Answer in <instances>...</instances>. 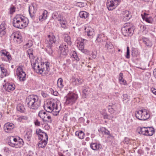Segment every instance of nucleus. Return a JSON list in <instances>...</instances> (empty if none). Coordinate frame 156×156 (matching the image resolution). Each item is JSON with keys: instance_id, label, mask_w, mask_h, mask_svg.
I'll list each match as a JSON object with an SVG mask.
<instances>
[{"instance_id": "1", "label": "nucleus", "mask_w": 156, "mask_h": 156, "mask_svg": "<svg viewBox=\"0 0 156 156\" xmlns=\"http://www.w3.org/2000/svg\"><path fill=\"white\" fill-rule=\"evenodd\" d=\"M61 104L54 100L48 101L44 105V108L47 112L51 113L54 115L56 116L61 110Z\"/></svg>"}, {"instance_id": "2", "label": "nucleus", "mask_w": 156, "mask_h": 156, "mask_svg": "<svg viewBox=\"0 0 156 156\" xmlns=\"http://www.w3.org/2000/svg\"><path fill=\"white\" fill-rule=\"evenodd\" d=\"M28 23V19L21 14L16 15L12 21L13 26L15 27L20 29L25 28Z\"/></svg>"}, {"instance_id": "3", "label": "nucleus", "mask_w": 156, "mask_h": 156, "mask_svg": "<svg viewBox=\"0 0 156 156\" xmlns=\"http://www.w3.org/2000/svg\"><path fill=\"white\" fill-rule=\"evenodd\" d=\"M26 102L28 107L33 109L37 110L41 106V101L36 95L29 96L26 99Z\"/></svg>"}, {"instance_id": "4", "label": "nucleus", "mask_w": 156, "mask_h": 156, "mask_svg": "<svg viewBox=\"0 0 156 156\" xmlns=\"http://www.w3.org/2000/svg\"><path fill=\"white\" fill-rule=\"evenodd\" d=\"M135 115L137 119L141 120H146L150 117L149 111L146 109L136 111Z\"/></svg>"}, {"instance_id": "5", "label": "nucleus", "mask_w": 156, "mask_h": 156, "mask_svg": "<svg viewBox=\"0 0 156 156\" xmlns=\"http://www.w3.org/2000/svg\"><path fill=\"white\" fill-rule=\"evenodd\" d=\"M8 144L11 147L17 148L20 147L23 144L24 142L22 139L18 141L16 138L12 136L9 137Z\"/></svg>"}, {"instance_id": "6", "label": "nucleus", "mask_w": 156, "mask_h": 156, "mask_svg": "<svg viewBox=\"0 0 156 156\" xmlns=\"http://www.w3.org/2000/svg\"><path fill=\"white\" fill-rule=\"evenodd\" d=\"M137 131L140 134L150 136H152L154 132V129L152 127H138Z\"/></svg>"}, {"instance_id": "7", "label": "nucleus", "mask_w": 156, "mask_h": 156, "mask_svg": "<svg viewBox=\"0 0 156 156\" xmlns=\"http://www.w3.org/2000/svg\"><path fill=\"white\" fill-rule=\"evenodd\" d=\"M121 0H107L106 5L109 10L115 9L119 4Z\"/></svg>"}, {"instance_id": "8", "label": "nucleus", "mask_w": 156, "mask_h": 156, "mask_svg": "<svg viewBox=\"0 0 156 156\" xmlns=\"http://www.w3.org/2000/svg\"><path fill=\"white\" fill-rule=\"evenodd\" d=\"M65 104L72 105L74 104L78 98V96L75 94H71L67 95L66 97Z\"/></svg>"}, {"instance_id": "9", "label": "nucleus", "mask_w": 156, "mask_h": 156, "mask_svg": "<svg viewBox=\"0 0 156 156\" xmlns=\"http://www.w3.org/2000/svg\"><path fill=\"white\" fill-rule=\"evenodd\" d=\"M18 78L20 81H24L26 80V74L23 71V67L19 66L16 71Z\"/></svg>"}, {"instance_id": "10", "label": "nucleus", "mask_w": 156, "mask_h": 156, "mask_svg": "<svg viewBox=\"0 0 156 156\" xmlns=\"http://www.w3.org/2000/svg\"><path fill=\"white\" fill-rule=\"evenodd\" d=\"M129 24L126 23V25L122 28L121 31L123 35L125 36H131L133 31V28L128 27Z\"/></svg>"}, {"instance_id": "11", "label": "nucleus", "mask_w": 156, "mask_h": 156, "mask_svg": "<svg viewBox=\"0 0 156 156\" xmlns=\"http://www.w3.org/2000/svg\"><path fill=\"white\" fill-rule=\"evenodd\" d=\"M36 133L38 136L39 140H43V141L45 140L46 142H47L48 138L46 133L43 132L40 129H37Z\"/></svg>"}, {"instance_id": "12", "label": "nucleus", "mask_w": 156, "mask_h": 156, "mask_svg": "<svg viewBox=\"0 0 156 156\" xmlns=\"http://www.w3.org/2000/svg\"><path fill=\"white\" fill-rule=\"evenodd\" d=\"M11 37L16 43L20 44L23 41L22 36L17 32L13 33L11 36Z\"/></svg>"}, {"instance_id": "13", "label": "nucleus", "mask_w": 156, "mask_h": 156, "mask_svg": "<svg viewBox=\"0 0 156 156\" xmlns=\"http://www.w3.org/2000/svg\"><path fill=\"white\" fill-rule=\"evenodd\" d=\"M14 127V125L12 123L7 122L5 124L4 126V129L7 133L12 132Z\"/></svg>"}, {"instance_id": "14", "label": "nucleus", "mask_w": 156, "mask_h": 156, "mask_svg": "<svg viewBox=\"0 0 156 156\" xmlns=\"http://www.w3.org/2000/svg\"><path fill=\"white\" fill-rule=\"evenodd\" d=\"M49 38V40L47 41V47H52L55 44L56 41V39L55 37L52 35L51 36L50 35L48 36Z\"/></svg>"}, {"instance_id": "15", "label": "nucleus", "mask_w": 156, "mask_h": 156, "mask_svg": "<svg viewBox=\"0 0 156 156\" xmlns=\"http://www.w3.org/2000/svg\"><path fill=\"white\" fill-rule=\"evenodd\" d=\"M86 33H87V36L89 38H92L94 35V30L90 27H87L85 28Z\"/></svg>"}, {"instance_id": "16", "label": "nucleus", "mask_w": 156, "mask_h": 156, "mask_svg": "<svg viewBox=\"0 0 156 156\" xmlns=\"http://www.w3.org/2000/svg\"><path fill=\"white\" fill-rule=\"evenodd\" d=\"M59 48L61 54L64 55H66L68 51V45H66L65 43H63L60 45Z\"/></svg>"}, {"instance_id": "17", "label": "nucleus", "mask_w": 156, "mask_h": 156, "mask_svg": "<svg viewBox=\"0 0 156 156\" xmlns=\"http://www.w3.org/2000/svg\"><path fill=\"white\" fill-rule=\"evenodd\" d=\"M131 17V15L129 11L125 10L122 13V17L123 20L126 21L128 20Z\"/></svg>"}, {"instance_id": "18", "label": "nucleus", "mask_w": 156, "mask_h": 156, "mask_svg": "<svg viewBox=\"0 0 156 156\" xmlns=\"http://www.w3.org/2000/svg\"><path fill=\"white\" fill-rule=\"evenodd\" d=\"M0 53L2 56H4L6 57L7 58L6 60V61L10 62L12 59L11 55H10L9 53L7 51L5 50H1L0 51Z\"/></svg>"}, {"instance_id": "19", "label": "nucleus", "mask_w": 156, "mask_h": 156, "mask_svg": "<svg viewBox=\"0 0 156 156\" xmlns=\"http://www.w3.org/2000/svg\"><path fill=\"white\" fill-rule=\"evenodd\" d=\"M6 24L5 21L3 22L0 26V35L1 37L6 34Z\"/></svg>"}, {"instance_id": "20", "label": "nucleus", "mask_w": 156, "mask_h": 156, "mask_svg": "<svg viewBox=\"0 0 156 156\" xmlns=\"http://www.w3.org/2000/svg\"><path fill=\"white\" fill-rule=\"evenodd\" d=\"M90 147L94 150L97 151L101 149L102 147V146L100 144L96 142H92L90 144Z\"/></svg>"}, {"instance_id": "21", "label": "nucleus", "mask_w": 156, "mask_h": 156, "mask_svg": "<svg viewBox=\"0 0 156 156\" xmlns=\"http://www.w3.org/2000/svg\"><path fill=\"white\" fill-rule=\"evenodd\" d=\"M143 42L147 47L148 48L151 47L153 45L152 41L150 39L145 37L142 38Z\"/></svg>"}, {"instance_id": "22", "label": "nucleus", "mask_w": 156, "mask_h": 156, "mask_svg": "<svg viewBox=\"0 0 156 156\" xmlns=\"http://www.w3.org/2000/svg\"><path fill=\"white\" fill-rule=\"evenodd\" d=\"M0 68L2 72V76L5 77L9 75V73L7 72V69L5 68V66L3 64L0 65Z\"/></svg>"}, {"instance_id": "23", "label": "nucleus", "mask_w": 156, "mask_h": 156, "mask_svg": "<svg viewBox=\"0 0 156 156\" xmlns=\"http://www.w3.org/2000/svg\"><path fill=\"white\" fill-rule=\"evenodd\" d=\"M15 86L14 84L7 83L5 84L6 90L9 92L15 89Z\"/></svg>"}, {"instance_id": "24", "label": "nucleus", "mask_w": 156, "mask_h": 156, "mask_svg": "<svg viewBox=\"0 0 156 156\" xmlns=\"http://www.w3.org/2000/svg\"><path fill=\"white\" fill-rule=\"evenodd\" d=\"M86 41V40L83 39V42H80V44L77 45L79 49L83 53H86L87 52V50L84 49V44L83 42Z\"/></svg>"}, {"instance_id": "25", "label": "nucleus", "mask_w": 156, "mask_h": 156, "mask_svg": "<svg viewBox=\"0 0 156 156\" xmlns=\"http://www.w3.org/2000/svg\"><path fill=\"white\" fill-rule=\"evenodd\" d=\"M64 40L65 42L67 43V45H71L72 42L71 41V38L68 34H65L64 35Z\"/></svg>"}, {"instance_id": "26", "label": "nucleus", "mask_w": 156, "mask_h": 156, "mask_svg": "<svg viewBox=\"0 0 156 156\" xmlns=\"http://www.w3.org/2000/svg\"><path fill=\"white\" fill-rule=\"evenodd\" d=\"M42 120L44 122H48L50 123H51L52 122L51 117L47 114L46 112L45 116H44Z\"/></svg>"}, {"instance_id": "27", "label": "nucleus", "mask_w": 156, "mask_h": 156, "mask_svg": "<svg viewBox=\"0 0 156 156\" xmlns=\"http://www.w3.org/2000/svg\"><path fill=\"white\" fill-rule=\"evenodd\" d=\"M75 135L80 139H83L85 136L84 133L80 130L76 131L75 133Z\"/></svg>"}, {"instance_id": "28", "label": "nucleus", "mask_w": 156, "mask_h": 156, "mask_svg": "<svg viewBox=\"0 0 156 156\" xmlns=\"http://www.w3.org/2000/svg\"><path fill=\"white\" fill-rule=\"evenodd\" d=\"M32 135V131L31 130L28 131L25 136V139L27 141L30 140Z\"/></svg>"}, {"instance_id": "29", "label": "nucleus", "mask_w": 156, "mask_h": 156, "mask_svg": "<svg viewBox=\"0 0 156 156\" xmlns=\"http://www.w3.org/2000/svg\"><path fill=\"white\" fill-rule=\"evenodd\" d=\"M89 14L87 12L84 11H81L79 13L80 17L82 18L86 19L87 18Z\"/></svg>"}, {"instance_id": "30", "label": "nucleus", "mask_w": 156, "mask_h": 156, "mask_svg": "<svg viewBox=\"0 0 156 156\" xmlns=\"http://www.w3.org/2000/svg\"><path fill=\"white\" fill-rule=\"evenodd\" d=\"M17 110L21 112H24L25 111V108L23 105L20 104L17 105L16 107Z\"/></svg>"}, {"instance_id": "31", "label": "nucleus", "mask_w": 156, "mask_h": 156, "mask_svg": "<svg viewBox=\"0 0 156 156\" xmlns=\"http://www.w3.org/2000/svg\"><path fill=\"white\" fill-rule=\"evenodd\" d=\"M47 142L45 140H41L38 144V147L39 148H43L47 144Z\"/></svg>"}, {"instance_id": "32", "label": "nucleus", "mask_w": 156, "mask_h": 156, "mask_svg": "<svg viewBox=\"0 0 156 156\" xmlns=\"http://www.w3.org/2000/svg\"><path fill=\"white\" fill-rule=\"evenodd\" d=\"M83 96L84 98L87 97L90 94V89L86 88L83 90Z\"/></svg>"}, {"instance_id": "33", "label": "nucleus", "mask_w": 156, "mask_h": 156, "mask_svg": "<svg viewBox=\"0 0 156 156\" xmlns=\"http://www.w3.org/2000/svg\"><path fill=\"white\" fill-rule=\"evenodd\" d=\"M105 48L107 49V50L108 51L110 52L111 50L113 49V46L112 44L110 42H107L105 46Z\"/></svg>"}, {"instance_id": "34", "label": "nucleus", "mask_w": 156, "mask_h": 156, "mask_svg": "<svg viewBox=\"0 0 156 156\" xmlns=\"http://www.w3.org/2000/svg\"><path fill=\"white\" fill-rule=\"evenodd\" d=\"M119 75V80L120 84L125 85L126 83V82L123 79V73H120Z\"/></svg>"}, {"instance_id": "35", "label": "nucleus", "mask_w": 156, "mask_h": 156, "mask_svg": "<svg viewBox=\"0 0 156 156\" xmlns=\"http://www.w3.org/2000/svg\"><path fill=\"white\" fill-rule=\"evenodd\" d=\"M41 66L37 69L36 71V72L40 74H41L44 71V63H43L41 64Z\"/></svg>"}, {"instance_id": "36", "label": "nucleus", "mask_w": 156, "mask_h": 156, "mask_svg": "<svg viewBox=\"0 0 156 156\" xmlns=\"http://www.w3.org/2000/svg\"><path fill=\"white\" fill-rule=\"evenodd\" d=\"M144 15H142V16L143 19L144 20H145L146 22L149 23H151L152 22V20L151 18H148L146 17L147 15V14L145 13H144Z\"/></svg>"}, {"instance_id": "37", "label": "nucleus", "mask_w": 156, "mask_h": 156, "mask_svg": "<svg viewBox=\"0 0 156 156\" xmlns=\"http://www.w3.org/2000/svg\"><path fill=\"white\" fill-rule=\"evenodd\" d=\"M129 101V99L128 98V96L126 94H124L123 96L122 101L124 103L126 104H128V102Z\"/></svg>"}, {"instance_id": "38", "label": "nucleus", "mask_w": 156, "mask_h": 156, "mask_svg": "<svg viewBox=\"0 0 156 156\" xmlns=\"http://www.w3.org/2000/svg\"><path fill=\"white\" fill-rule=\"evenodd\" d=\"M57 85L60 88H63L64 85L63 83V80L62 78H59L58 79L57 81Z\"/></svg>"}, {"instance_id": "39", "label": "nucleus", "mask_w": 156, "mask_h": 156, "mask_svg": "<svg viewBox=\"0 0 156 156\" xmlns=\"http://www.w3.org/2000/svg\"><path fill=\"white\" fill-rule=\"evenodd\" d=\"M58 20L60 21V23L62 27L65 28L66 27V25L67 22L65 20H62L61 18L60 19L58 18Z\"/></svg>"}, {"instance_id": "40", "label": "nucleus", "mask_w": 156, "mask_h": 156, "mask_svg": "<svg viewBox=\"0 0 156 156\" xmlns=\"http://www.w3.org/2000/svg\"><path fill=\"white\" fill-rule=\"evenodd\" d=\"M29 12L30 16L31 17H32V16L31 14L32 13H34L35 12V10L34 7L33 5H32L29 6Z\"/></svg>"}, {"instance_id": "41", "label": "nucleus", "mask_w": 156, "mask_h": 156, "mask_svg": "<svg viewBox=\"0 0 156 156\" xmlns=\"http://www.w3.org/2000/svg\"><path fill=\"white\" fill-rule=\"evenodd\" d=\"M28 119V117L27 116H22L19 117L17 119V120L20 122H23L24 121L27 120Z\"/></svg>"}, {"instance_id": "42", "label": "nucleus", "mask_w": 156, "mask_h": 156, "mask_svg": "<svg viewBox=\"0 0 156 156\" xmlns=\"http://www.w3.org/2000/svg\"><path fill=\"white\" fill-rule=\"evenodd\" d=\"M46 112L44 110H41L39 112L38 116L42 120H43V118L44 116H45Z\"/></svg>"}, {"instance_id": "43", "label": "nucleus", "mask_w": 156, "mask_h": 156, "mask_svg": "<svg viewBox=\"0 0 156 156\" xmlns=\"http://www.w3.org/2000/svg\"><path fill=\"white\" fill-rule=\"evenodd\" d=\"M72 55L73 58L77 61L79 60L80 58L77 54L76 52L75 51H73L72 52Z\"/></svg>"}, {"instance_id": "44", "label": "nucleus", "mask_w": 156, "mask_h": 156, "mask_svg": "<svg viewBox=\"0 0 156 156\" xmlns=\"http://www.w3.org/2000/svg\"><path fill=\"white\" fill-rule=\"evenodd\" d=\"M27 53L29 56L30 58H33V49L32 48L29 49L27 50Z\"/></svg>"}, {"instance_id": "45", "label": "nucleus", "mask_w": 156, "mask_h": 156, "mask_svg": "<svg viewBox=\"0 0 156 156\" xmlns=\"http://www.w3.org/2000/svg\"><path fill=\"white\" fill-rule=\"evenodd\" d=\"M101 114L103 115L104 119H110V118L109 117V115H108L105 112V111L103 110L101 112Z\"/></svg>"}, {"instance_id": "46", "label": "nucleus", "mask_w": 156, "mask_h": 156, "mask_svg": "<svg viewBox=\"0 0 156 156\" xmlns=\"http://www.w3.org/2000/svg\"><path fill=\"white\" fill-rule=\"evenodd\" d=\"M75 82L77 84L80 85L82 83L83 81L81 79L76 78L75 79Z\"/></svg>"}, {"instance_id": "47", "label": "nucleus", "mask_w": 156, "mask_h": 156, "mask_svg": "<svg viewBox=\"0 0 156 156\" xmlns=\"http://www.w3.org/2000/svg\"><path fill=\"white\" fill-rule=\"evenodd\" d=\"M47 51L48 54L51 55H53V51L51 48L52 47H47Z\"/></svg>"}, {"instance_id": "48", "label": "nucleus", "mask_w": 156, "mask_h": 156, "mask_svg": "<svg viewBox=\"0 0 156 156\" xmlns=\"http://www.w3.org/2000/svg\"><path fill=\"white\" fill-rule=\"evenodd\" d=\"M52 17L54 19L57 18L58 20V18L60 19L61 18V15H58L57 12H55L53 13Z\"/></svg>"}, {"instance_id": "49", "label": "nucleus", "mask_w": 156, "mask_h": 156, "mask_svg": "<svg viewBox=\"0 0 156 156\" xmlns=\"http://www.w3.org/2000/svg\"><path fill=\"white\" fill-rule=\"evenodd\" d=\"M103 35L100 34H98L96 40L98 42H100L101 41L102 39L101 37Z\"/></svg>"}, {"instance_id": "50", "label": "nucleus", "mask_w": 156, "mask_h": 156, "mask_svg": "<svg viewBox=\"0 0 156 156\" xmlns=\"http://www.w3.org/2000/svg\"><path fill=\"white\" fill-rule=\"evenodd\" d=\"M38 64V63L36 61L35 62H34L33 63H32L31 65L32 67L34 70H35V69H36V66H37Z\"/></svg>"}, {"instance_id": "51", "label": "nucleus", "mask_w": 156, "mask_h": 156, "mask_svg": "<svg viewBox=\"0 0 156 156\" xmlns=\"http://www.w3.org/2000/svg\"><path fill=\"white\" fill-rule=\"evenodd\" d=\"M126 57L127 58H130L129 49L128 47H127L126 55Z\"/></svg>"}, {"instance_id": "52", "label": "nucleus", "mask_w": 156, "mask_h": 156, "mask_svg": "<svg viewBox=\"0 0 156 156\" xmlns=\"http://www.w3.org/2000/svg\"><path fill=\"white\" fill-rule=\"evenodd\" d=\"M47 13H48V12L46 10H44V11L43 13L41 15V16L44 18V20L46 19V18L47 17Z\"/></svg>"}, {"instance_id": "53", "label": "nucleus", "mask_w": 156, "mask_h": 156, "mask_svg": "<svg viewBox=\"0 0 156 156\" xmlns=\"http://www.w3.org/2000/svg\"><path fill=\"white\" fill-rule=\"evenodd\" d=\"M130 139L128 137H125L123 141V143L126 144H128L129 142Z\"/></svg>"}, {"instance_id": "54", "label": "nucleus", "mask_w": 156, "mask_h": 156, "mask_svg": "<svg viewBox=\"0 0 156 156\" xmlns=\"http://www.w3.org/2000/svg\"><path fill=\"white\" fill-rule=\"evenodd\" d=\"M49 63L48 62H46L44 63V67L45 66L46 71H48L49 70Z\"/></svg>"}, {"instance_id": "55", "label": "nucleus", "mask_w": 156, "mask_h": 156, "mask_svg": "<svg viewBox=\"0 0 156 156\" xmlns=\"http://www.w3.org/2000/svg\"><path fill=\"white\" fill-rule=\"evenodd\" d=\"M15 8L14 6L10 8V13L11 14H12L14 12H15Z\"/></svg>"}, {"instance_id": "56", "label": "nucleus", "mask_w": 156, "mask_h": 156, "mask_svg": "<svg viewBox=\"0 0 156 156\" xmlns=\"http://www.w3.org/2000/svg\"><path fill=\"white\" fill-rule=\"evenodd\" d=\"M41 94L42 95V96L44 97V98H47V96H48V94L46 93L45 92H44L43 91H42L41 92Z\"/></svg>"}, {"instance_id": "57", "label": "nucleus", "mask_w": 156, "mask_h": 156, "mask_svg": "<svg viewBox=\"0 0 156 156\" xmlns=\"http://www.w3.org/2000/svg\"><path fill=\"white\" fill-rule=\"evenodd\" d=\"M32 45V42L31 41H29L26 44V45L28 47H30Z\"/></svg>"}, {"instance_id": "58", "label": "nucleus", "mask_w": 156, "mask_h": 156, "mask_svg": "<svg viewBox=\"0 0 156 156\" xmlns=\"http://www.w3.org/2000/svg\"><path fill=\"white\" fill-rule=\"evenodd\" d=\"M34 124L36 126H40V122L38 121V119H37L34 122Z\"/></svg>"}, {"instance_id": "59", "label": "nucleus", "mask_w": 156, "mask_h": 156, "mask_svg": "<svg viewBox=\"0 0 156 156\" xmlns=\"http://www.w3.org/2000/svg\"><path fill=\"white\" fill-rule=\"evenodd\" d=\"M105 134L108 135L109 134L110 132L108 131L107 129H106L105 128H104V130H103Z\"/></svg>"}, {"instance_id": "60", "label": "nucleus", "mask_w": 156, "mask_h": 156, "mask_svg": "<svg viewBox=\"0 0 156 156\" xmlns=\"http://www.w3.org/2000/svg\"><path fill=\"white\" fill-rule=\"evenodd\" d=\"M108 136L107 137V138H109L111 140H112L113 139L114 137L112 134L109 133V134L107 135Z\"/></svg>"}, {"instance_id": "61", "label": "nucleus", "mask_w": 156, "mask_h": 156, "mask_svg": "<svg viewBox=\"0 0 156 156\" xmlns=\"http://www.w3.org/2000/svg\"><path fill=\"white\" fill-rule=\"evenodd\" d=\"M151 90L152 92V93L154 94L155 95H156V89L154 88H152L151 89Z\"/></svg>"}, {"instance_id": "62", "label": "nucleus", "mask_w": 156, "mask_h": 156, "mask_svg": "<svg viewBox=\"0 0 156 156\" xmlns=\"http://www.w3.org/2000/svg\"><path fill=\"white\" fill-rule=\"evenodd\" d=\"M39 20L40 21H42L43 19H44V18L42 17V16L41 15L39 16Z\"/></svg>"}, {"instance_id": "63", "label": "nucleus", "mask_w": 156, "mask_h": 156, "mask_svg": "<svg viewBox=\"0 0 156 156\" xmlns=\"http://www.w3.org/2000/svg\"><path fill=\"white\" fill-rule=\"evenodd\" d=\"M41 64H39L38 63L37 65V66H36V69H35V71H36V70L38 68H39L40 67H41Z\"/></svg>"}, {"instance_id": "64", "label": "nucleus", "mask_w": 156, "mask_h": 156, "mask_svg": "<svg viewBox=\"0 0 156 156\" xmlns=\"http://www.w3.org/2000/svg\"><path fill=\"white\" fill-rule=\"evenodd\" d=\"M92 57L93 58H96V55L95 54H93V53H92Z\"/></svg>"}]
</instances>
